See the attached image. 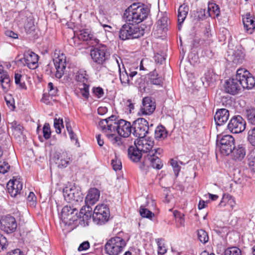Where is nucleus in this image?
Listing matches in <instances>:
<instances>
[{
    "label": "nucleus",
    "instance_id": "nucleus-49",
    "mask_svg": "<svg viewBox=\"0 0 255 255\" xmlns=\"http://www.w3.org/2000/svg\"><path fill=\"white\" fill-rule=\"evenodd\" d=\"M113 169L115 171L120 170L122 168V162L117 156H115V158L113 159L111 161Z\"/></svg>",
    "mask_w": 255,
    "mask_h": 255
},
{
    "label": "nucleus",
    "instance_id": "nucleus-37",
    "mask_svg": "<svg viewBox=\"0 0 255 255\" xmlns=\"http://www.w3.org/2000/svg\"><path fill=\"white\" fill-rule=\"evenodd\" d=\"M88 79V75L85 71L80 70L76 75L75 80L77 82H82L83 84H87Z\"/></svg>",
    "mask_w": 255,
    "mask_h": 255
},
{
    "label": "nucleus",
    "instance_id": "nucleus-13",
    "mask_svg": "<svg viewBox=\"0 0 255 255\" xmlns=\"http://www.w3.org/2000/svg\"><path fill=\"white\" fill-rule=\"evenodd\" d=\"M119 67V78L122 85L127 86L130 85V82L137 74L135 71H131L130 69H126L124 64L121 67L118 60H116Z\"/></svg>",
    "mask_w": 255,
    "mask_h": 255
},
{
    "label": "nucleus",
    "instance_id": "nucleus-17",
    "mask_svg": "<svg viewBox=\"0 0 255 255\" xmlns=\"http://www.w3.org/2000/svg\"><path fill=\"white\" fill-rule=\"evenodd\" d=\"M54 158L56 163L60 168H65L71 161V155L66 151H62L55 152Z\"/></svg>",
    "mask_w": 255,
    "mask_h": 255
},
{
    "label": "nucleus",
    "instance_id": "nucleus-56",
    "mask_svg": "<svg viewBox=\"0 0 255 255\" xmlns=\"http://www.w3.org/2000/svg\"><path fill=\"white\" fill-rule=\"evenodd\" d=\"M92 92L98 98L102 97L104 94L103 89L100 87L93 88Z\"/></svg>",
    "mask_w": 255,
    "mask_h": 255
},
{
    "label": "nucleus",
    "instance_id": "nucleus-15",
    "mask_svg": "<svg viewBox=\"0 0 255 255\" xmlns=\"http://www.w3.org/2000/svg\"><path fill=\"white\" fill-rule=\"evenodd\" d=\"M39 56L33 52L28 51L24 53L23 58L20 61L24 66H27L29 69H35L38 67Z\"/></svg>",
    "mask_w": 255,
    "mask_h": 255
},
{
    "label": "nucleus",
    "instance_id": "nucleus-41",
    "mask_svg": "<svg viewBox=\"0 0 255 255\" xmlns=\"http://www.w3.org/2000/svg\"><path fill=\"white\" fill-rule=\"evenodd\" d=\"M197 236L199 240L202 243H206L209 240L207 233L204 230L200 229L197 231Z\"/></svg>",
    "mask_w": 255,
    "mask_h": 255
},
{
    "label": "nucleus",
    "instance_id": "nucleus-52",
    "mask_svg": "<svg viewBox=\"0 0 255 255\" xmlns=\"http://www.w3.org/2000/svg\"><path fill=\"white\" fill-rule=\"evenodd\" d=\"M211 39L207 40L205 41L203 39H195L193 40V45L194 47H197L199 45L204 44L205 46H208L212 42Z\"/></svg>",
    "mask_w": 255,
    "mask_h": 255
},
{
    "label": "nucleus",
    "instance_id": "nucleus-18",
    "mask_svg": "<svg viewBox=\"0 0 255 255\" xmlns=\"http://www.w3.org/2000/svg\"><path fill=\"white\" fill-rule=\"evenodd\" d=\"M142 105L139 111V114L142 115H150L155 109V103L152 101L151 97H146L142 101Z\"/></svg>",
    "mask_w": 255,
    "mask_h": 255
},
{
    "label": "nucleus",
    "instance_id": "nucleus-7",
    "mask_svg": "<svg viewBox=\"0 0 255 255\" xmlns=\"http://www.w3.org/2000/svg\"><path fill=\"white\" fill-rule=\"evenodd\" d=\"M110 217V210L107 205H98L93 214V221L97 225H103L106 223Z\"/></svg>",
    "mask_w": 255,
    "mask_h": 255
},
{
    "label": "nucleus",
    "instance_id": "nucleus-20",
    "mask_svg": "<svg viewBox=\"0 0 255 255\" xmlns=\"http://www.w3.org/2000/svg\"><path fill=\"white\" fill-rule=\"evenodd\" d=\"M100 195V192L97 188H91L89 190L85 200L88 211H92V209L90 206L94 205L99 200Z\"/></svg>",
    "mask_w": 255,
    "mask_h": 255
},
{
    "label": "nucleus",
    "instance_id": "nucleus-25",
    "mask_svg": "<svg viewBox=\"0 0 255 255\" xmlns=\"http://www.w3.org/2000/svg\"><path fill=\"white\" fill-rule=\"evenodd\" d=\"M200 12L203 14L205 17H218L220 14L219 6L214 2H209L208 5V10L206 12L205 9H201Z\"/></svg>",
    "mask_w": 255,
    "mask_h": 255
},
{
    "label": "nucleus",
    "instance_id": "nucleus-35",
    "mask_svg": "<svg viewBox=\"0 0 255 255\" xmlns=\"http://www.w3.org/2000/svg\"><path fill=\"white\" fill-rule=\"evenodd\" d=\"M99 126L103 132L113 131L114 125L113 123H109L108 119L101 120L99 123Z\"/></svg>",
    "mask_w": 255,
    "mask_h": 255
},
{
    "label": "nucleus",
    "instance_id": "nucleus-38",
    "mask_svg": "<svg viewBox=\"0 0 255 255\" xmlns=\"http://www.w3.org/2000/svg\"><path fill=\"white\" fill-rule=\"evenodd\" d=\"M73 191L74 187L69 188L67 187L63 189V196L65 200L68 202L72 201V198L73 197V194H72V192H74Z\"/></svg>",
    "mask_w": 255,
    "mask_h": 255
},
{
    "label": "nucleus",
    "instance_id": "nucleus-44",
    "mask_svg": "<svg viewBox=\"0 0 255 255\" xmlns=\"http://www.w3.org/2000/svg\"><path fill=\"white\" fill-rule=\"evenodd\" d=\"M247 118L249 123L255 125V109H251L246 111Z\"/></svg>",
    "mask_w": 255,
    "mask_h": 255
},
{
    "label": "nucleus",
    "instance_id": "nucleus-51",
    "mask_svg": "<svg viewBox=\"0 0 255 255\" xmlns=\"http://www.w3.org/2000/svg\"><path fill=\"white\" fill-rule=\"evenodd\" d=\"M42 131L44 138L48 139L51 136V130L48 123H45L43 127Z\"/></svg>",
    "mask_w": 255,
    "mask_h": 255
},
{
    "label": "nucleus",
    "instance_id": "nucleus-45",
    "mask_svg": "<svg viewBox=\"0 0 255 255\" xmlns=\"http://www.w3.org/2000/svg\"><path fill=\"white\" fill-rule=\"evenodd\" d=\"M224 255H241V251L238 248L233 247L227 249Z\"/></svg>",
    "mask_w": 255,
    "mask_h": 255
},
{
    "label": "nucleus",
    "instance_id": "nucleus-29",
    "mask_svg": "<svg viewBox=\"0 0 255 255\" xmlns=\"http://www.w3.org/2000/svg\"><path fill=\"white\" fill-rule=\"evenodd\" d=\"M80 33L78 35V38L80 40L83 41H90L91 42L90 44H93L94 42L92 41H94V43H97L99 42V40L95 38L93 35L90 33L87 29H82L79 31Z\"/></svg>",
    "mask_w": 255,
    "mask_h": 255
},
{
    "label": "nucleus",
    "instance_id": "nucleus-46",
    "mask_svg": "<svg viewBox=\"0 0 255 255\" xmlns=\"http://www.w3.org/2000/svg\"><path fill=\"white\" fill-rule=\"evenodd\" d=\"M74 192H72L73 194V197L72 198V200L75 201L76 202H82L84 199V195L81 192V191H79L76 187H74Z\"/></svg>",
    "mask_w": 255,
    "mask_h": 255
},
{
    "label": "nucleus",
    "instance_id": "nucleus-8",
    "mask_svg": "<svg viewBox=\"0 0 255 255\" xmlns=\"http://www.w3.org/2000/svg\"><path fill=\"white\" fill-rule=\"evenodd\" d=\"M149 129L148 123L144 118H138L132 123V134L135 137H145Z\"/></svg>",
    "mask_w": 255,
    "mask_h": 255
},
{
    "label": "nucleus",
    "instance_id": "nucleus-39",
    "mask_svg": "<svg viewBox=\"0 0 255 255\" xmlns=\"http://www.w3.org/2000/svg\"><path fill=\"white\" fill-rule=\"evenodd\" d=\"M139 213L142 217L146 218L150 220L154 216V213L147 209L144 208L143 206H141L140 207Z\"/></svg>",
    "mask_w": 255,
    "mask_h": 255
},
{
    "label": "nucleus",
    "instance_id": "nucleus-19",
    "mask_svg": "<svg viewBox=\"0 0 255 255\" xmlns=\"http://www.w3.org/2000/svg\"><path fill=\"white\" fill-rule=\"evenodd\" d=\"M23 184L20 178H13L10 180L7 184V188L9 193L12 197H15L19 194L22 189Z\"/></svg>",
    "mask_w": 255,
    "mask_h": 255
},
{
    "label": "nucleus",
    "instance_id": "nucleus-40",
    "mask_svg": "<svg viewBox=\"0 0 255 255\" xmlns=\"http://www.w3.org/2000/svg\"><path fill=\"white\" fill-rule=\"evenodd\" d=\"M250 73L244 68H240L237 71L236 75L234 78L239 80V82L242 80V79L245 78L247 76H250Z\"/></svg>",
    "mask_w": 255,
    "mask_h": 255
},
{
    "label": "nucleus",
    "instance_id": "nucleus-63",
    "mask_svg": "<svg viewBox=\"0 0 255 255\" xmlns=\"http://www.w3.org/2000/svg\"><path fill=\"white\" fill-rule=\"evenodd\" d=\"M7 240L5 237L0 234V251L3 250L6 245Z\"/></svg>",
    "mask_w": 255,
    "mask_h": 255
},
{
    "label": "nucleus",
    "instance_id": "nucleus-31",
    "mask_svg": "<svg viewBox=\"0 0 255 255\" xmlns=\"http://www.w3.org/2000/svg\"><path fill=\"white\" fill-rule=\"evenodd\" d=\"M149 81L150 83L156 85H161L163 79L159 75L157 72L154 70L149 74Z\"/></svg>",
    "mask_w": 255,
    "mask_h": 255
},
{
    "label": "nucleus",
    "instance_id": "nucleus-34",
    "mask_svg": "<svg viewBox=\"0 0 255 255\" xmlns=\"http://www.w3.org/2000/svg\"><path fill=\"white\" fill-rule=\"evenodd\" d=\"M169 21L166 15H163L157 21V27L159 30L165 32L168 30Z\"/></svg>",
    "mask_w": 255,
    "mask_h": 255
},
{
    "label": "nucleus",
    "instance_id": "nucleus-14",
    "mask_svg": "<svg viewBox=\"0 0 255 255\" xmlns=\"http://www.w3.org/2000/svg\"><path fill=\"white\" fill-rule=\"evenodd\" d=\"M158 150H159V148L154 149V152L152 154H148L144 157L143 161L139 166L141 169H144L146 166H148L147 163V161L150 162V165L153 168L160 169L162 167L163 163L160 159L155 155V154L157 152Z\"/></svg>",
    "mask_w": 255,
    "mask_h": 255
},
{
    "label": "nucleus",
    "instance_id": "nucleus-53",
    "mask_svg": "<svg viewBox=\"0 0 255 255\" xmlns=\"http://www.w3.org/2000/svg\"><path fill=\"white\" fill-rule=\"evenodd\" d=\"M22 76L19 73H15L14 80L16 85H19V88L21 89H26V86L24 82L21 83L20 80Z\"/></svg>",
    "mask_w": 255,
    "mask_h": 255
},
{
    "label": "nucleus",
    "instance_id": "nucleus-47",
    "mask_svg": "<svg viewBox=\"0 0 255 255\" xmlns=\"http://www.w3.org/2000/svg\"><path fill=\"white\" fill-rule=\"evenodd\" d=\"M54 127L57 133L61 132V128H64L63 121L62 119L55 118L54 120Z\"/></svg>",
    "mask_w": 255,
    "mask_h": 255
},
{
    "label": "nucleus",
    "instance_id": "nucleus-2",
    "mask_svg": "<svg viewBox=\"0 0 255 255\" xmlns=\"http://www.w3.org/2000/svg\"><path fill=\"white\" fill-rule=\"evenodd\" d=\"M53 62L56 70L55 74L52 72V67L50 64H47L44 67L46 74L50 76H55L58 79L61 78L64 74L66 68V56L63 53H60V51L55 50L54 54Z\"/></svg>",
    "mask_w": 255,
    "mask_h": 255
},
{
    "label": "nucleus",
    "instance_id": "nucleus-32",
    "mask_svg": "<svg viewBox=\"0 0 255 255\" xmlns=\"http://www.w3.org/2000/svg\"><path fill=\"white\" fill-rule=\"evenodd\" d=\"M245 54L242 49L235 50L232 55L231 60L235 64L242 63L244 59Z\"/></svg>",
    "mask_w": 255,
    "mask_h": 255
},
{
    "label": "nucleus",
    "instance_id": "nucleus-48",
    "mask_svg": "<svg viewBox=\"0 0 255 255\" xmlns=\"http://www.w3.org/2000/svg\"><path fill=\"white\" fill-rule=\"evenodd\" d=\"M158 246V253L160 255H163L166 253V249L164 244L162 242V239H157L155 240Z\"/></svg>",
    "mask_w": 255,
    "mask_h": 255
},
{
    "label": "nucleus",
    "instance_id": "nucleus-62",
    "mask_svg": "<svg viewBox=\"0 0 255 255\" xmlns=\"http://www.w3.org/2000/svg\"><path fill=\"white\" fill-rule=\"evenodd\" d=\"M4 99L8 107L11 108L12 109L15 108L14 100L13 99L11 100L10 96L5 97Z\"/></svg>",
    "mask_w": 255,
    "mask_h": 255
},
{
    "label": "nucleus",
    "instance_id": "nucleus-64",
    "mask_svg": "<svg viewBox=\"0 0 255 255\" xmlns=\"http://www.w3.org/2000/svg\"><path fill=\"white\" fill-rule=\"evenodd\" d=\"M7 255H23V254L20 250L16 249L12 252L7 253Z\"/></svg>",
    "mask_w": 255,
    "mask_h": 255
},
{
    "label": "nucleus",
    "instance_id": "nucleus-3",
    "mask_svg": "<svg viewBox=\"0 0 255 255\" xmlns=\"http://www.w3.org/2000/svg\"><path fill=\"white\" fill-rule=\"evenodd\" d=\"M144 34V29L136 24L129 22L124 24L119 31V37L122 40L138 38Z\"/></svg>",
    "mask_w": 255,
    "mask_h": 255
},
{
    "label": "nucleus",
    "instance_id": "nucleus-60",
    "mask_svg": "<svg viewBox=\"0 0 255 255\" xmlns=\"http://www.w3.org/2000/svg\"><path fill=\"white\" fill-rule=\"evenodd\" d=\"M154 60L157 63H159L160 64H163V63L165 61V58L164 57L159 54H157L154 55Z\"/></svg>",
    "mask_w": 255,
    "mask_h": 255
},
{
    "label": "nucleus",
    "instance_id": "nucleus-30",
    "mask_svg": "<svg viewBox=\"0 0 255 255\" xmlns=\"http://www.w3.org/2000/svg\"><path fill=\"white\" fill-rule=\"evenodd\" d=\"M239 83L244 89H251L255 85V79L250 73V76H247L245 78L242 79Z\"/></svg>",
    "mask_w": 255,
    "mask_h": 255
},
{
    "label": "nucleus",
    "instance_id": "nucleus-28",
    "mask_svg": "<svg viewBox=\"0 0 255 255\" xmlns=\"http://www.w3.org/2000/svg\"><path fill=\"white\" fill-rule=\"evenodd\" d=\"M109 138H111V141L114 145L119 146L122 149H125L127 144V139L125 137H122L118 136H115L113 134L107 135Z\"/></svg>",
    "mask_w": 255,
    "mask_h": 255
},
{
    "label": "nucleus",
    "instance_id": "nucleus-27",
    "mask_svg": "<svg viewBox=\"0 0 255 255\" xmlns=\"http://www.w3.org/2000/svg\"><path fill=\"white\" fill-rule=\"evenodd\" d=\"M141 152L140 150H138L135 146H130L128 148V157L134 162H137L140 159L142 156Z\"/></svg>",
    "mask_w": 255,
    "mask_h": 255
},
{
    "label": "nucleus",
    "instance_id": "nucleus-59",
    "mask_svg": "<svg viewBox=\"0 0 255 255\" xmlns=\"http://www.w3.org/2000/svg\"><path fill=\"white\" fill-rule=\"evenodd\" d=\"M91 211H88V208H87V206L86 207H83L81 209L79 212V216L80 217L82 215L85 216L86 217H88L89 216L91 217Z\"/></svg>",
    "mask_w": 255,
    "mask_h": 255
},
{
    "label": "nucleus",
    "instance_id": "nucleus-43",
    "mask_svg": "<svg viewBox=\"0 0 255 255\" xmlns=\"http://www.w3.org/2000/svg\"><path fill=\"white\" fill-rule=\"evenodd\" d=\"M24 28L27 34H30L33 32L35 29L33 20L32 19H28L25 24Z\"/></svg>",
    "mask_w": 255,
    "mask_h": 255
},
{
    "label": "nucleus",
    "instance_id": "nucleus-33",
    "mask_svg": "<svg viewBox=\"0 0 255 255\" xmlns=\"http://www.w3.org/2000/svg\"><path fill=\"white\" fill-rule=\"evenodd\" d=\"M188 12V7L185 4L181 5L178 9V21L180 25L184 21Z\"/></svg>",
    "mask_w": 255,
    "mask_h": 255
},
{
    "label": "nucleus",
    "instance_id": "nucleus-58",
    "mask_svg": "<svg viewBox=\"0 0 255 255\" xmlns=\"http://www.w3.org/2000/svg\"><path fill=\"white\" fill-rule=\"evenodd\" d=\"M10 168V165L6 161H3V162L0 164V173L4 174L7 172L8 170Z\"/></svg>",
    "mask_w": 255,
    "mask_h": 255
},
{
    "label": "nucleus",
    "instance_id": "nucleus-6",
    "mask_svg": "<svg viewBox=\"0 0 255 255\" xmlns=\"http://www.w3.org/2000/svg\"><path fill=\"white\" fill-rule=\"evenodd\" d=\"M217 143L221 153L224 155H228L232 152L235 146V139L231 135L218 136Z\"/></svg>",
    "mask_w": 255,
    "mask_h": 255
},
{
    "label": "nucleus",
    "instance_id": "nucleus-22",
    "mask_svg": "<svg viewBox=\"0 0 255 255\" xmlns=\"http://www.w3.org/2000/svg\"><path fill=\"white\" fill-rule=\"evenodd\" d=\"M231 153L233 160L237 162L241 161L246 155V146L242 144L237 146L235 145Z\"/></svg>",
    "mask_w": 255,
    "mask_h": 255
},
{
    "label": "nucleus",
    "instance_id": "nucleus-24",
    "mask_svg": "<svg viewBox=\"0 0 255 255\" xmlns=\"http://www.w3.org/2000/svg\"><path fill=\"white\" fill-rule=\"evenodd\" d=\"M242 20L246 31L249 34L253 33L255 29V18L248 13L243 16Z\"/></svg>",
    "mask_w": 255,
    "mask_h": 255
},
{
    "label": "nucleus",
    "instance_id": "nucleus-1",
    "mask_svg": "<svg viewBox=\"0 0 255 255\" xmlns=\"http://www.w3.org/2000/svg\"><path fill=\"white\" fill-rule=\"evenodd\" d=\"M149 12V9L144 4L133 3L126 9L124 16L127 22L136 25L146 19Z\"/></svg>",
    "mask_w": 255,
    "mask_h": 255
},
{
    "label": "nucleus",
    "instance_id": "nucleus-11",
    "mask_svg": "<svg viewBox=\"0 0 255 255\" xmlns=\"http://www.w3.org/2000/svg\"><path fill=\"white\" fill-rule=\"evenodd\" d=\"M246 125V123L244 119L241 116L237 115L231 118L227 128L233 133H239L245 130Z\"/></svg>",
    "mask_w": 255,
    "mask_h": 255
},
{
    "label": "nucleus",
    "instance_id": "nucleus-21",
    "mask_svg": "<svg viewBox=\"0 0 255 255\" xmlns=\"http://www.w3.org/2000/svg\"><path fill=\"white\" fill-rule=\"evenodd\" d=\"M241 87L239 80L233 77L226 82L225 89L226 92L234 95L239 93Z\"/></svg>",
    "mask_w": 255,
    "mask_h": 255
},
{
    "label": "nucleus",
    "instance_id": "nucleus-36",
    "mask_svg": "<svg viewBox=\"0 0 255 255\" xmlns=\"http://www.w3.org/2000/svg\"><path fill=\"white\" fill-rule=\"evenodd\" d=\"M167 131L162 126H158L154 131L155 138L157 140L164 138L167 136Z\"/></svg>",
    "mask_w": 255,
    "mask_h": 255
},
{
    "label": "nucleus",
    "instance_id": "nucleus-42",
    "mask_svg": "<svg viewBox=\"0 0 255 255\" xmlns=\"http://www.w3.org/2000/svg\"><path fill=\"white\" fill-rule=\"evenodd\" d=\"M247 140L253 146L255 147V127L248 131Z\"/></svg>",
    "mask_w": 255,
    "mask_h": 255
},
{
    "label": "nucleus",
    "instance_id": "nucleus-23",
    "mask_svg": "<svg viewBox=\"0 0 255 255\" xmlns=\"http://www.w3.org/2000/svg\"><path fill=\"white\" fill-rule=\"evenodd\" d=\"M230 116L229 111L226 109H220L217 111L214 115V120L217 126H222L226 123Z\"/></svg>",
    "mask_w": 255,
    "mask_h": 255
},
{
    "label": "nucleus",
    "instance_id": "nucleus-4",
    "mask_svg": "<svg viewBox=\"0 0 255 255\" xmlns=\"http://www.w3.org/2000/svg\"><path fill=\"white\" fill-rule=\"evenodd\" d=\"M127 245L122 238L116 236L108 240L105 245V253L109 255H119Z\"/></svg>",
    "mask_w": 255,
    "mask_h": 255
},
{
    "label": "nucleus",
    "instance_id": "nucleus-9",
    "mask_svg": "<svg viewBox=\"0 0 255 255\" xmlns=\"http://www.w3.org/2000/svg\"><path fill=\"white\" fill-rule=\"evenodd\" d=\"M17 226V222L15 218L10 215L3 216L0 219V229L7 234H11L14 232Z\"/></svg>",
    "mask_w": 255,
    "mask_h": 255
},
{
    "label": "nucleus",
    "instance_id": "nucleus-26",
    "mask_svg": "<svg viewBox=\"0 0 255 255\" xmlns=\"http://www.w3.org/2000/svg\"><path fill=\"white\" fill-rule=\"evenodd\" d=\"M0 68V82L4 92H7L10 86V80L7 72L2 66Z\"/></svg>",
    "mask_w": 255,
    "mask_h": 255
},
{
    "label": "nucleus",
    "instance_id": "nucleus-61",
    "mask_svg": "<svg viewBox=\"0 0 255 255\" xmlns=\"http://www.w3.org/2000/svg\"><path fill=\"white\" fill-rule=\"evenodd\" d=\"M90 247V244L88 241H85L81 244L78 249V250L80 252L85 251L88 249Z\"/></svg>",
    "mask_w": 255,
    "mask_h": 255
},
{
    "label": "nucleus",
    "instance_id": "nucleus-16",
    "mask_svg": "<svg viewBox=\"0 0 255 255\" xmlns=\"http://www.w3.org/2000/svg\"><path fill=\"white\" fill-rule=\"evenodd\" d=\"M153 144V141L144 137L138 138L134 141V145L138 150H140L143 152H148V154H152L154 152V149L151 150Z\"/></svg>",
    "mask_w": 255,
    "mask_h": 255
},
{
    "label": "nucleus",
    "instance_id": "nucleus-54",
    "mask_svg": "<svg viewBox=\"0 0 255 255\" xmlns=\"http://www.w3.org/2000/svg\"><path fill=\"white\" fill-rule=\"evenodd\" d=\"M11 128L15 131L18 133L22 134L23 130V127L16 121H13L11 123Z\"/></svg>",
    "mask_w": 255,
    "mask_h": 255
},
{
    "label": "nucleus",
    "instance_id": "nucleus-57",
    "mask_svg": "<svg viewBox=\"0 0 255 255\" xmlns=\"http://www.w3.org/2000/svg\"><path fill=\"white\" fill-rule=\"evenodd\" d=\"M248 164L250 169L255 172V156H251L248 158Z\"/></svg>",
    "mask_w": 255,
    "mask_h": 255
},
{
    "label": "nucleus",
    "instance_id": "nucleus-50",
    "mask_svg": "<svg viewBox=\"0 0 255 255\" xmlns=\"http://www.w3.org/2000/svg\"><path fill=\"white\" fill-rule=\"evenodd\" d=\"M27 204L29 206L34 207L36 205V197L33 192H30L27 198Z\"/></svg>",
    "mask_w": 255,
    "mask_h": 255
},
{
    "label": "nucleus",
    "instance_id": "nucleus-5",
    "mask_svg": "<svg viewBox=\"0 0 255 255\" xmlns=\"http://www.w3.org/2000/svg\"><path fill=\"white\" fill-rule=\"evenodd\" d=\"M90 54L93 61L100 65H103L110 55L107 47L104 44L95 47L91 50Z\"/></svg>",
    "mask_w": 255,
    "mask_h": 255
},
{
    "label": "nucleus",
    "instance_id": "nucleus-12",
    "mask_svg": "<svg viewBox=\"0 0 255 255\" xmlns=\"http://www.w3.org/2000/svg\"><path fill=\"white\" fill-rule=\"evenodd\" d=\"M116 130L121 136L126 137L132 133V124L124 120L121 119L114 123L113 131Z\"/></svg>",
    "mask_w": 255,
    "mask_h": 255
},
{
    "label": "nucleus",
    "instance_id": "nucleus-10",
    "mask_svg": "<svg viewBox=\"0 0 255 255\" xmlns=\"http://www.w3.org/2000/svg\"><path fill=\"white\" fill-rule=\"evenodd\" d=\"M78 213V210L76 208L66 205L62 210L61 218L65 224L70 225L77 221Z\"/></svg>",
    "mask_w": 255,
    "mask_h": 255
},
{
    "label": "nucleus",
    "instance_id": "nucleus-55",
    "mask_svg": "<svg viewBox=\"0 0 255 255\" xmlns=\"http://www.w3.org/2000/svg\"><path fill=\"white\" fill-rule=\"evenodd\" d=\"M83 87L80 89L81 93L83 97L86 99L89 98V85L87 84H83Z\"/></svg>",
    "mask_w": 255,
    "mask_h": 255
}]
</instances>
